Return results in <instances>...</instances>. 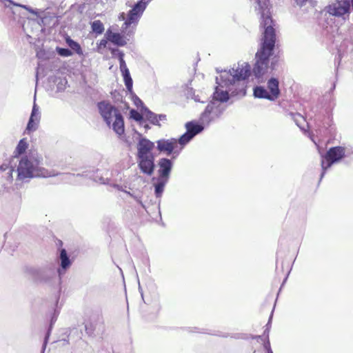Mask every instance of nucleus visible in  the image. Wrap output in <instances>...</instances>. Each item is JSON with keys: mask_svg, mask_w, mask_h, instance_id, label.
Wrapping results in <instances>:
<instances>
[{"mask_svg": "<svg viewBox=\"0 0 353 353\" xmlns=\"http://www.w3.org/2000/svg\"><path fill=\"white\" fill-rule=\"evenodd\" d=\"M54 321H56V317H54V318L53 317L52 318V319L51 320V323H52Z\"/></svg>", "mask_w": 353, "mask_h": 353, "instance_id": "obj_37", "label": "nucleus"}, {"mask_svg": "<svg viewBox=\"0 0 353 353\" xmlns=\"http://www.w3.org/2000/svg\"><path fill=\"white\" fill-rule=\"evenodd\" d=\"M56 51L59 54V55L63 57H68L72 55V52L70 50L67 48H62L57 47L56 48Z\"/></svg>", "mask_w": 353, "mask_h": 353, "instance_id": "obj_27", "label": "nucleus"}, {"mask_svg": "<svg viewBox=\"0 0 353 353\" xmlns=\"http://www.w3.org/2000/svg\"><path fill=\"white\" fill-rule=\"evenodd\" d=\"M157 118H158V120H159V123L160 121L164 122L166 120V116L165 114L157 115Z\"/></svg>", "mask_w": 353, "mask_h": 353, "instance_id": "obj_31", "label": "nucleus"}, {"mask_svg": "<svg viewBox=\"0 0 353 353\" xmlns=\"http://www.w3.org/2000/svg\"><path fill=\"white\" fill-rule=\"evenodd\" d=\"M50 274L55 275V272L54 270H50Z\"/></svg>", "mask_w": 353, "mask_h": 353, "instance_id": "obj_35", "label": "nucleus"}, {"mask_svg": "<svg viewBox=\"0 0 353 353\" xmlns=\"http://www.w3.org/2000/svg\"><path fill=\"white\" fill-rule=\"evenodd\" d=\"M144 128L147 130L149 128V126L148 125H144Z\"/></svg>", "mask_w": 353, "mask_h": 353, "instance_id": "obj_39", "label": "nucleus"}, {"mask_svg": "<svg viewBox=\"0 0 353 353\" xmlns=\"http://www.w3.org/2000/svg\"><path fill=\"white\" fill-rule=\"evenodd\" d=\"M293 119L296 125L301 129H304L303 124L305 122L304 117L300 114H295L293 115Z\"/></svg>", "mask_w": 353, "mask_h": 353, "instance_id": "obj_26", "label": "nucleus"}, {"mask_svg": "<svg viewBox=\"0 0 353 353\" xmlns=\"http://www.w3.org/2000/svg\"><path fill=\"white\" fill-rule=\"evenodd\" d=\"M298 6H303V5L307 4V3L312 6L314 7L316 5V2L311 0H293Z\"/></svg>", "mask_w": 353, "mask_h": 353, "instance_id": "obj_29", "label": "nucleus"}, {"mask_svg": "<svg viewBox=\"0 0 353 353\" xmlns=\"http://www.w3.org/2000/svg\"><path fill=\"white\" fill-rule=\"evenodd\" d=\"M167 181L168 179L160 178L158 183L155 184V194L157 197H160L161 196Z\"/></svg>", "mask_w": 353, "mask_h": 353, "instance_id": "obj_22", "label": "nucleus"}, {"mask_svg": "<svg viewBox=\"0 0 353 353\" xmlns=\"http://www.w3.org/2000/svg\"><path fill=\"white\" fill-rule=\"evenodd\" d=\"M28 145L29 144L26 139H21L14 151V157L16 158L21 154H23L28 149Z\"/></svg>", "mask_w": 353, "mask_h": 353, "instance_id": "obj_19", "label": "nucleus"}, {"mask_svg": "<svg viewBox=\"0 0 353 353\" xmlns=\"http://www.w3.org/2000/svg\"><path fill=\"white\" fill-rule=\"evenodd\" d=\"M119 53V61L120 64V70L123 77L124 83L128 91L130 93L132 92V79L130 77V74L128 68H127L126 63L123 59V53L118 49H112V55H116V52Z\"/></svg>", "mask_w": 353, "mask_h": 353, "instance_id": "obj_11", "label": "nucleus"}, {"mask_svg": "<svg viewBox=\"0 0 353 353\" xmlns=\"http://www.w3.org/2000/svg\"><path fill=\"white\" fill-rule=\"evenodd\" d=\"M279 85V80L276 78H271L268 81V90L270 92L272 101L277 99L280 95Z\"/></svg>", "mask_w": 353, "mask_h": 353, "instance_id": "obj_16", "label": "nucleus"}, {"mask_svg": "<svg viewBox=\"0 0 353 353\" xmlns=\"http://www.w3.org/2000/svg\"><path fill=\"white\" fill-rule=\"evenodd\" d=\"M138 166L141 171L147 174L152 175L154 170V157L137 158Z\"/></svg>", "mask_w": 353, "mask_h": 353, "instance_id": "obj_14", "label": "nucleus"}, {"mask_svg": "<svg viewBox=\"0 0 353 353\" xmlns=\"http://www.w3.org/2000/svg\"><path fill=\"white\" fill-rule=\"evenodd\" d=\"M253 94L256 98L266 99L272 101V99L268 90L265 89L263 86L255 87L253 90Z\"/></svg>", "mask_w": 353, "mask_h": 353, "instance_id": "obj_18", "label": "nucleus"}, {"mask_svg": "<svg viewBox=\"0 0 353 353\" xmlns=\"http://www.w3.org/2000/svg\"><path fill=\"white\" fill-rule=\"evenodd\" d=\"M7 169H8V176H7V179L8 181H12V172L14 171V169L12 168H8L7 165H2L1 166H0V170L1 171H5Z\"/></svg>", "mask_w": 353, "mask_h": 353, "instance_id": "obj_28", "label": "nucleus"}, {"mask_svg": "<svg viewBox=\"0 0 353 353\" xmlns=\"http://www.w3.org/2000/svg\"><path fill=\"white\" fill-rule=\"evenodd\" d=\"M142 114L146 117L148 120H149L152 124L160 125V123H159V120L157 118V115L154 113L150 111L146 108H144V111L142 112Z\"/></svg>", "mask_w": 353, "mask_h": 353, "instance_id": "obj_20", "label": "nucleus"}, {"mask_svg": "<svg viewBox=\"0 0 353 353\" xmlns=\"http://www.w3.org/2000/svg\"><path fill=\"white\" fill-rule=\"evenodd\" d=\"M114 57H117L119 59V53L117 52L116 55H113Z\"/></svg>", "mask_w": 353, "mask_h": 353, "instance_id": "obj_36", "label": "nucleus"}, {"mask_svg": "<svg viewBox=\"0 0 353 353\" xmlns=\"http://www.w3.org/2000/svg\"><path fill=\"white\" fill-rule=\"evenodd\" d=\"M156 143L157 148L159 152L172 155L173 159L177 157L181 152V148H179L176 139H161Z\"/></svg>", "mask_w": 353, "mask_h": 353, "instance_id": "obj_9", "label": "nucleus"}, {"mask_svg": "<svg viewBox=\"0 0 353 353\" xmlns=\"http://www.w3.org/2000/svg\"><path fill=\"white\" fill-rule=\"evenodd\" d=\"M107 45V41L105 39H101L98 44V50H101L102 48H104L106 47Z\"/></svg>", "mask_w": 353, "mask_h": 353, "instance_id": "obj_30", "label": "nucleus"}, {"mask_svg": "<svg viewBox=\"0 0 353 353\" xmlns=\"http://www.w3.org/2000/svg\"><path fill=\"white\" fill-rule=\"evenodd\" d=\"M41 119V112L39 108L36 104L35 101L32 107V112L28 123L26 130L28 132H34L37 130Z\"/></svg>", "mask_w": 353, "mask_h": 353, "instance_id": "obj_13", "label": "nucleus"}, {"mask_svg": "<svg viewBox=\"0 0 353 353\" xmlns=\"http://www.w3.org/2000/svg\"><path fill=\"white\" fill-rule=\"evenodd\" d=\"M91 26L92 31L98 34H101L104 31V26L99 20L94 21Z\"/></svg>", "mask_w": 353, "mask_h": 353, "instance_id": "obj_24", "label": "nucleus"}, {"mask_svg": "<svg viewBox=\"0 0 353 353\" xmlns=\"http://www.w3.org/2000/svg\"><path fill=\"white\" fill-rule=\"evenodd\" d=\"M54 82L56 85L57 92H63L65 90L68 83L65 78H55Z\"/></svg>", "mask_w": 353, "mask_h": 353, "instance_id": "obj_21", "label": "nucleus"}, {"mask_svg": "<svg viewBox=\"0 0 353 353\" xmlns=\"http://www.w3.org/2000/svg\"><path fill=\"white\" fill-rule=\"evenodd\" d=\"M173 163L170 159L162 158L159 161V174L160 178L168 179Z\"/></svg>", "mask_w": 353, "mask_h": 353, "instance_id": "obj_15", "label": "nucleus"}, {"mask_svg": "<svg viewBox=\"0 0 353 353\" xmlns=\"http://www.w3.org/2000/svg\"><path fill=\"white\" fill-rule=\"evenodd\" d=\"M251 74L250 65L247 62L239 63L229 70H223L216 77V87L213 93V101L221 103L232 95L244 96L245 94V80Z\"/></svg>", "mask_w": 353, "mask_h": 353, "instance_id": "obj_2", "label": "nucleus"}, {"mask_svg": "<svg viewBox=\"0 0 353 353\" xmlns=\"http://www.w3.org/2000/svg\"><path fill=\"white\" fill-rule=\"evenodd\" d=\"M345 149L343 147L337 146L329 149L325 154H321V178L324 175L325 171L335 163H338L345 156Z\"/></svg>", "mask_w": 353, "mask_h": 353, "instance_id": "obj_6", "label": "nucleus"}, {"mask_svg": "<svg viewBox=\"0 0 353 353\" xmlns=\"http://www.w3.org/2000/svg\"><path fill=\"white\" fill-rule=\"evenodd\" d=\"M135 103L137 106L139 105V104L143 105L142 101L138 98L136 99Z\"/></svg>", "mask_w": 353, "mask_h": 353, "instance_id": "obj_32", "label": "nucleus"}, {"mask_svg": "<svg viewBox=\"0 0 353 353\" xmlns=\"http://www.w3.org/2000/svg\"><path fill=\"white\" fill-rule=\"evenodd\" d=\"M268 353H273L272 351L268 347Z\"/></svg>", "mask_w": 353, "mask_h": 353, "instance_id": "obj_38", "label": "nucleus"}, {"mask_svg": "<svg viewBox=\"0 0 353 353\" xmlns=\"http://www.w3.org/2000/svg\"><path fill=\"white\" fill-rule=\"evenodd\" d=\"M66 43L70 46V48L71 49H72L73 50H74L78 54H79V55L83 54V50H82L80 45L77 42L68 38L66 39Z\"/></svg>", "mask_w": 353, "mask_h": 353, "instance_id": "obj_23", "label": "nucleus"}, {"mask_svg": "<svg viewBox=\"0 0 353 353\" xmlns=\"http://www.w3.org/2000/svg\"><path fill=\"white\" fill-rule=\"evenodd\" d=\"M59 258L61 261V267L58 269L57 272L59 277H61L65 274V270L70 266L71 261L67 255L65 250L64 249L61 250Z\"/></svg>", "mask_w": 353, "mask_h": 353, "instance_id": "obj_17", "label": "nucleus"}, {"mask_svg": "<svg viewBox=\"0 0 353 353\" xmlns=\"http://www.w3.org/2000/svg\"><path fill=\"white\" fill-rule=\"evenodd\" d=\"M325 10L330 15L340 17L345 21L349 19L350 3L347 0H336L328 4Z\"/></svg>", "mask_w": 353, "mask_h": 353, "instance_id": "obj_7", "label": "nucleus"}, {"mask_svg": "<svg viewBox=\"0 0 353 353\" xmlns=\"http://www.w3.org/2000/svg\"><path fill=\"white\" fill-rule=\"evenodd\" d=\"M139 136L141 134H139ZM154 143L146 138L140 137V139L137 143V158L154 157L152 153Z\"/></svg>", "mask_w": 353, "mask_h": 353, "instance_id": "obj_12", "label": "nucleus"}, {"mask_svg": "<svg viewBox=\"0 0 353 353\" xmlns=\"http://www.w3.org/2000/svg\"><path fill=\"white\" fill-rule=\"evenodd\" d=\"M225 106L222 103L212 101L201 114L200 120L203 126L218 119L223 112Z\"/></svg>", "mask_w": 353, "mask_h": 353, "instance_id": "obj_8", "label": "nucleus"}, {"mask_svg": "<svg viewBox=\"0 0 353 353\" xmlns=\"http://www.w3.org/2000/svg\"><path fill=\"white\" fill-rule=\"evenodd\" d=\"M256 10L260 15V26L263 27L264 32L261 48L256 54V63L253 68V74L260 82L261 79L268 71L269 58L272 54L275 46L276 34L268 3H262L260 0H256Z\"/></svg>", "mask_w": 353, "mask_h": 353, "instance_id": "obj_1", "label": "nucleus"}, {"mask_svg": "<svg viewBox=\"0 0 353 353\" xmlns=\"http://www.w3.org/2000/svg\"><path fill=\"white\" fill-rule=\"evenodd\" d=\"M351 1H352V4L353 3V0H351Z\"/></svg>", "mask_w": 353, "mask_h": 353, "instance_id": "obj_40", "label": "nucleus"}, {"mask_svg": "<svg viewBox=\"0 0 353 353\" xmlns=\"http://www.w3.org/2000/svg\"><path fill=\"white\" fill-rule=\"evenodd\" d=\"M186 132L183 134L179 139V148H181V150L184 146L188 143L194 136L200 133L204 129V127L195 121H190L185 124Z\"/></svg>", "mask_w": 353, "mask_h": 353, "instance_id": "obj_10", "label": "nucleus"}, {"mask_svg": "<svg viewBox=\"0 0 353 353\" xmlns=\"http://www.w3.org/2000/svg\"><path fill=\"white\" fill-rule=\"evenodd\" d=\"M130 117L131 119L139 122L140 125H143V116L137 110H132L130 112Z\"/></svg>", "mask_w": 353, "mask_h": 353, "instance_id": "obj_25", "label": "nucleus"}, {"mask_svg": "<svg viewBox=\"0 0 353 353\" xmlns=\"http://www.w3.org/2000/svg\"><path fill=\"white\" fill-rule=\"evenodd\" d=\"M98 109L106 124L112 128L119 137L122 136L125 131L124 121L119 110L107 101L99 103Z\"/></svg>", "mask_w": 353, "mask_h": 353, "instance_id": "obj_5", "label": "nucleus"}, {"mask_svg": "<svg viewBox=\"0 0 353 353\" xmlns=\"http://www.w3.org/2000/svg\"><path fill=\"white\" fill-rule=\"evenodd\" d=\"M43 158L37 152L30 151L21 157L17 167V181H24L34 177H50L57 176L58 172L54 170L43 168Z\"/></svg>", "mask_w": 353, "mask_h": 353, "instance_id": "obj_4", "label": "nucleus"}, {"mask_svg": "<svg viewBox=\"0 0 353 353\" xmlns=\"http://www.w3.org/2000/svg\"><path fill=\"white\" fill-rule=\"evenodd\" d=\"M65 177H66L67 179H70V178H72V177H74V175H72V174H67V175L65 176Z\"/></svg>", "mask_w": 353, "mask_h": 353, "instance_id": "obj_34", "label": "nucleus"}, {"mask_svg": "<svg viewBox=\"0 0 353 353\" xmlns=\"http://www.w3.org/2000/svg\"><path fill=\"white\" fill-rule=\"evenodd\" d=\"M48 336L46 337L45 339V341H44V344L43 345V352L44 351L45 348H46V343H47V340H48Z\"/></svg>", "mask_w": 353, "mask_h": 353, "instance_id": "obj_33", "label": "nucleus"}, {"mask_svg": "<svg viewBox=\"0 0 353 353\" xmlns=\"http://www.w3.org/2000/svg\"><path fill=\"white\" fill-rule=\"evenodd\" d=\"M150 1L140 0L127 13L121 12L118 19L119 21H124L121 26L123 35L118 32H113L111 29H108L105 33L107 39L115 45L125 46L128 40L126 36H130L133 33Z\"/></svg>", "mask_w": 353, "mask_h": 353, "instance_id": "obj_3", "label": "nucleus"}]
</instances>
